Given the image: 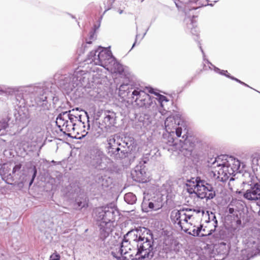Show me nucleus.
Wrapping results in <instances>:
<instances>
[{
	"mask_svg": "<svg viewBox=\"0 0 260 260\" xmlns=\"http://www.w3.org/2000/svg\"><path fill=\"white\" fill-rule=\"evenodd\" d=\"M55 85L50 82L43 84L39 83L36 85L26 86L8 87L0 86V94L5 93L13 94L19 92H28L34 96V101L31 99L28 101L24 96L17 95L16 96V104L20 108L36 106L39 117L43 119L47 117L46 112L50 108L49 100H53L55 98Z\"/></svg>",
	"mask_w": 260,
	"mask_h": 260,
	"instance_id": "f257e3e1",
	"label": "nucleus"
},
{
	"mask_svg": "<svg viewBox=\"0 0 260 260\" xmlns=\"http://www.w3.org/2000/svg\"><path fill=\"white\" fill-rule=\"evenodd\" d=\"M153 241L150 231L147 228L139 227L132 229L124 235L118 252L122 256L132 251L137 260L151 258L154 255Z\"/></svg>",
	"mask_w": 260,
	"mask_h": 260,
	"instance_id": "f03ea898",
	"label": "nucleus"
},
{
	"mask_svg": "<svg viewBox=\"0 0 260 260\" xmlns=\"http://www.w3.org/2000/svg\"><path fill=\"white\" fill-rule=\"evenodd\" d=\"M132 141L122 138L119 134H114L107 137L105 143L107 153L115 159H122L126 157L133 150Z\"/></svg>",
	"mask_w": 260,
	"mask_h": 260,
	"instance_id": "7ed1b4c3",
	"label": "nucleus"
},
{
	"mask_svg": "<svg viewBox=\"0 0 260 260\" xmlns=\"http://www.w3.org/2000/svg\"><path fill=\"white\" fill-rule=\"evenodd\" d=\"M94 213L96 220L100 221L99 224L100 238L104 240L112 232L113 223L116 217L119 215V211L115 207L107 206L96 208Z\"/></svg>",
	"mask_w": 260,
	"mask_h": 260,
	"instance_id": "20e7f679",
	"label": "nucleus"
},
{
	"mask_svg": "<svg viewBox=\"0 0 260 260\" xmlns=\"http://www.w3.org/2000/svg\"><path fill=\"white\" fill-rule=\"evenodd\" d=\"M212 165L214 168L212 171L213 176L223 182L239 171L240 162L238 159L231 156L224 160H220L218 157L216 158Z\"/></svg>",
	"mask_w": 260,
	"mask_h": 260,
	"instance_id": "39448f33",
	"label": "nucleus"
},
{
	"mask_svg": "<svg viewBox=\"0 0 260 260\" xmlns=\"http://www.w3.org/2000/svg\"><path fill=\"white\" fill-rule=\"evenodd\" d=\"M241 192L249 201L260 200V182L252 172L245 171L242 175Z\"/></svg>",
	"mask_w": 260,
	"mask_h": 260,
	"instance_id": "423d86ee",
	"label": "nucleus"
},
{
	"mask_svg": "<svg viewBox=\"0 0 260 260\" xmlns=\"http://www.w3.org/2000/svg\"><path fill=\"white\" fill-rule=\"evenodd\" d=\"M86 75L81 70L75 71L73 74L61 75L58 77V86L69 93L76 87L84 86Z\"/></svg>",
	"mask_w": 260,
	"mask_h": 260,
	"instance_id": "0eeeda50",
	"label": "nucleus"
},
{
	"mask_svg": "<svg viewBox=\"0 0 260 260\" xmlns=\"http://www.w3.org/2000/svg\"><path fill=\"white\" fill-rule=\"evenodd\" d=\"M129 100L138 108H142L149 110L156 111L157 109L156 100L139 88L134 89L131 93Z\"/></svg>",
	"mask_w": 260,
	"mask_h": 260,
	"instance_id": "6e6552de",
	"label": "nucleus"
},
{
	"mask_svg": "<svg viewBox=\"0 0 260 260\" xmlns=\"http://www.w3.org/2000/svg\"><path fill=\"white\" fill-rule=\"evenodd\" d=\"M114 57L111 51L107 48L99 46L98 48L90 52L87 56V61L90 63L99 65L109 69L114 62Z\"/></svg>",
	"mask_w": 260,
	"mask_h": 260,
	"instance_id": "1a4fd4ad",
	"label": "nucleus"
},
{
	"mask_svg": "<svg viewBox=\"0 0 260 260\" xmlns=\"http://www.w3.org/2000/svg\"><path fill=\"white\" fill-rule=\"evenodd\" d=\"M107 159L108 157L104 152L99 147L90 149L85 158L87 165L95 169L105 168L106 165L105 164L104 160Z\"/></svg>",
	"mask_w": 260,
	"mask_h": 260,
	"instance_id": "9d476101",
	"label": "nucleus"
},
{
	"mask_svg": "<svg viewBox=\"0 0 260 260\" xmlns=\"http://www.w3.org/2000/svg\"><path fill=\"white\" fill-rule=\"evenodd\" d=\"M196 196L201 199L207 200L213 199L216 195L212 185L204 179L198 183V187L196 191Z\"/></svg>",
	"mask_w": 260,
	"mask_h": 260,
	"instance_id": "9b49d317",
	"label": "nucleus"
},
{
	"mask_svg": "<svg viewBox=\"0 0 260 260\" xmlns=\"http://www.w3.org/2000/svg\"><path fill=\"white\" fill-rule=\"evenodd\" d=\"M191 209H183L182 210L173 211L171 213V218L174 224H177L181 228L187 233V229H184L183 224L187 223L188 220L190 219L192 215L187 214L185 211H191Z\"/></svg>",
	"mask_w": 260,
	"mask_h": 260,
	"instance_id": "f8f14e48",
	"label": "nucleus"
},
{
	"mask_svg": "<svg viewBox=\"0 0 260 260\" xmlns=\"http://www.w3.org/2000/svg\"><path fill=\"white\" fill-rule=\"evenodd\" d=\"M103 119L102 122H95V124L102 131H107L109 128L114 126L116 123V113L113 111H105L103 113Z\"/></svg>",
	"mask_w": 260,
	"mask_h": 260,
	"instance_id": "ddd939ff",
	"label": "nucleus"
},
{
	"mask_svg": "<svg viewBox=\"0 0 260 260\" xmlns=\"http://www.w3.org/2000/svg\"><path fill=\"white\" fill-rule=\"evenodd\" d=\"M180 119L178 117H169L165 121L166 131L169 134L175 133L177 137H180L182 133V128L179 126Z\"/></svg>",
	"mask_w": 260,
	"mask_h": 260,
	"instance_id": "4468645a",
	"label": "nucleus"
},
{
	"mask_svg": "<svg viewBox=\"0 0 260 260\" xmlns=\"http://www.w3.org/2000/svg\"><path fill=\"white\" fill-rule=\"evenodd\" d=\"M133 179L138 182L145 183L148 181L146 167L141 162L137 165L131 172Z\"/></svg>",
	"mask_w": 260,
	"mask_h": 260,
	"instance_id": "2eb2a0df",
	"label": "nucleus"
},
{
	"mask_svg": "<svg viewBox=\"0 0 260 260\" xmlns=\"http://www.w3.org/2000/svg\"><path fill=\"white\" fill-rule=\"evenodd\" d=\"M125 79L124 82L119 86V90L121 94L126 93V95H126L128 99H129V98H131V93H132L133 90L137 89L138 87H136V84H134L132 76H131L129 80L128 79Z\"/></svg>",
	"mask_w": 260,
	"mask_h": 260,
	"instance_id": "dca6fc26",
	"label": "nucleus"
},
{
	"mask_svg": "<svg viewBox=\"0 0 260 260\" xmlns=\"http://www.w3.org/2000/svg\"><path fill=\"white\" fill-rule=\"evenodd\" d=\"M70 113V112H63L58 115L56 119V124L58 127L62 126L67 119L70 120V123L77 125V117L75 115H71Z\"/></svg>",
	"mask_w": 260,
	"mask_h": 260,
	"instance_id": "f3484780",
	"label": "nucleus"
},
{
	"mask_svg": "<svg viewBox=\"0 0 260 260\" xmlns=\"http://www.w3.org/2000/svg\"><path fill=\"white\" fill-rule=\"evenodd\" d=\"M198 0H178L174 1L176 7L179 9H183L185 15L187 16L189 12L192 10H197L199 7L191 6L192 4H196Z\"/></svg>",
	"mask_w": 260,
	"mask_h": 260,
	"instance_id": "a211bd4d",
	"label": "nucleus"
},
{
	"mask_svg": "<svg viewBox=\"0 0 260 260\" xmlns=\"http://www.w3.org/2000/svg\"><path fill=\"white\" fill-rule=\"evenodd\" d=\"M114 69L115 72H117L121 76H124L125 79H129L132 76L130 73L127 70L126 68L124 67L120 63L117 62L115 58L114 59V62L111 63V66L109 69Z\"/></svg>",
	"mask_w": 260,
	"mask_h": 260,
	"instance_id": "6ab92c4d",
	"label": "nucleus"
},
{
	"mask_svg": "<svg viewBox=\"0 0 260 260\" xmlns=\"http://www.w3.org/2000/svg\"><path fill=\"white\" fill-rule=\"evenodd\" d=\"M11 168L7 164H3L0 168V175L3 180L8 184H11L14 180L12 174L10 173Z\"/></svg>",
	"mask_w": 260,
	"mask_h": 260,
	"instance_id": "aec40b11",
	"label": "nucleus"
},
{
	"mask_svg": "<svg viewBox=\"0 0 260 260\" xmlns=\"http://www.w3.org/2000/svg\"><path fill=\"white\" fill-rule=\"evenodd\" d=\"M202 180V179L199 177L187 179L186 183V186L188 187L187 191L190 194H196V189H197L198 187V183H200Z\"/></svg>",
	"mask_w": 260,
	"mask_h": 260,
	"instance_id": "412c9836",
	"label": "nucleus"
},
{
	"mask_svg": "<svg viewBox=\"0 0 260 260\" xmlns=\"http://www.w3.org/2000/svg\"><path fill=\"white\" fill-rule=\"evenodd\" d=\"M76 210H81L88 206V200L84 194H80L75 199L74 204Z\"/></svg>",
	"mask_w": 260,
	"mask_h": 260,
	"instance_id": "4be33fe9",
	"label": "nucleus"
},
{
	"mask_svg": "<svg viewBox=\"0 0 260 260\" xmlns=\"http://www.w3.org/2000/svg\"><path fill=\"white\" fill-rule=\"evenodd\" d=\"M216 251L224 257L229 251V247L227 244L224 242H221L215 245Z\"/></svg>",
	"mask_w": 260,
	"mask_h": 260,
	"instance_id": "5701e85b",
	"label": "nucleus"
},
{
	"mask_svg": "<svg viewBox=\"0 0 260 260\" xmlns=\"http://www.w3.org/2000/svg\"><path fill=\"white\" fill-rule=\"evenodd\" d=\"M83 114H80V116L77 117V125L79 126H82L83 127H85V121H87V129L90 128V125L89 123L88 116L86 112L82 111Z\"/></svg>",
	"mask_w": 260,
	"mask_h": 260,
	"instance_id": "b1692460",
	"label": "nucleus"
},
{
	"mask_svg": "<svg viewBox=\"0 0 260 260\" xmlns=\"http://www.w3.org/2000/svg\"><path fill=\"white\" fill-rule=\"evenodd\" d=\"M21 167L22 165L20 163L17 164L13 168L12 170V175L13 176V178L15 177L16 179H19L20 182L23 183L26 181L23 178H21L20 176V174H21Z\"/></svg>",
	"mask_w": 260,
	"mask_h": 260,
	"instance_id": "393cba45",
	"label": "nucleus"
},
{
	"mask_svg": "<svg viewBox=\"0 0 260 260\" xmlns=\"http://www.w3.org/2000/svg\"><path fill=\"white\" fill-rule=\"evenodd\" d=\"M229 212L231 214L233 215V220H235L236 222V224L237 225H241V216L242 214L240 212V211L235 210L233 208H229Z\"/></svg>",
	"mask_w": 260,
	"mask_h": 260,
	"instance_id": "a878e982",
	"label": "nucleus"
},
{
	"mask_svg": "<svg viewBox=\"0 0 260 260\" xmlns=\"http://www.w3.org/2000/svg\"><path fill=\"white\" fill-rule=\"evenodd\" d=\"M190 15L188 16L189 23L187 24V27L188 29L190 30V32L192 35H194L197 38H198L199 32L198 28L195 25L196 22L193 19V18L194 17V16L192 15V18H190Z\"/></svg>",
	"mask_w": 260,
	"mask_h": 260,
	"instance_id": "bb28decb",
	"label": "nucleus"
},
{
	"mask_svg": "<svg viewBox=\"0 0 260 260\" xmlns=\"http://www.w3.org/2000/svg\"><path fill=\"white\" fill-rule=\"evenodd\" d=\"M18 122L21 127L26 126L29 122V116L28 114L23 113V115L19 114Z\"/></svg>",
	"mask_w": 260,
	"mask_h": 260,
	"instance_id": "cd10ccee",
	"label": "nucleus"
},
{
	"mask_svg": "<svg viewBox=\"0 0 260 260\" xmlns=\"http://www.w3.org/2000/svg\"><path fill=\"white\" fill-rule=\"evenodd\" d=\"M75 125H76L74 124V123H70V120H69V119H67V120L64 121V125L62 126L59 128L61 132H63L64 133L66 131H67L69 132H70L71 130H74V126Z\"/></svg>",
	"mask_w": 260,
	"mask_h": 260,
	"instance_id": "c85d7f7f",
	"label": "nucleus"
},
{
	"mask_svg": "<svg viewBox=\"0 0 260 260\" xmlns=\"http://www.w3.org/2000/svg\"><path fill=\"white\" fill-rule=\"evenodd\" d=\"M124 201L128 204L133 205L137 201L136 196L132 192H128L124 195Z\"/></svg>",
	"mask_w": 260,
	"mask_h": 260,
	"instance_id": "c756f323",
	"label": "nucleus"
},
{
	"mask_svg": "<svg viewBox=\"0 0 260 260\" xmlns=\"http://www.w3.org/2000/svg\"><path fill=\"white\" fill-rule=\"evenodd\" d=\"M143 210L145 212H148L149 210H157V208H155L153 203L149 201H143L142 204Z\"/></svg>",
	"mask_w": 260,
	"mask_h": 260,
	"instance_id": "7c9ffc66",
	"label": "nucleus"
},
{
	"mask_svg": "<svg viewBox=\"0 0 260 260\" xmlns=\"http://www.w3.org/2000/svg\"><path fill=\"white\" fill-rule=\"evenodd\" d=\"M8 126V122L4 119L0 120V136L4 135L6 129Z\"/></svg>",
	"mask_w": 260,
	"mask_h": 260,
	"instance_id": "2f4dec72",
	"label": "nucleus"
},
{
	"mask_svg": "<svg viewBox=\"0 0 260 260\" xmlns=\"http://www.w3.org/2000/svg\"><path fill=\"white\" fill-rule=\"evenodd\" d=\"M96 181L103 187H107L109 185L105 177L102 176H99Z\"/></svg>",
	"mask_w": 260,
	"mask_h": 260,
	"instance_id": "473e14b6",
	"label": "nucleus"
},
{
	"mask_svg": "<svg viewBox=\"0 0 260 260\" xmlns=\"http://www.w3.org/2000/svg\"><path fill=\"white\" fill-rule=\"evenodd\" d=\"M252 164L253 166L260 167V154H255L252 156Z\"/></svg>",
	"mask_w": 260,
	"mask_h": 260,
	"instance_id": "72a5a7b5",
	"label": "nucleus"
},
{
	"mask_svg": "<svg viewBox=\"0 0 260 260\" xmlns=\"http://www.w3.org/2000/svg\"><path fill=\"white\" fill-rule=\"evenodd\" d=\"M164 142L167 143L169 146H173L176 144V143H175V140L172 136L171 134H170V135L168 136L167 139H166L165 138H164Z\"/></svg>",
	"mask_w": 260,
	"mask_h": 260,
	"instance_id": "f704fd0d",
	"label": "nucleus"
},
{
	"mask_svg": "<svg viewBox=\"0 0 260 260\" xmlns=\"http://www.w3.org/2000/svg\"><path fill=\"white\" fill-rule=\"evenodd\" d=\"M158 99L154 98V99L156 100V103L157 104V102H158V103L159 104L161 107H163L162 103L164 102H168V100L166 96L163 95L158 94Z\"/></svg>",
	"mask_w": 260,
	"mask_h": 260,
	"instance_id": "c9c22d12",
	"label": "nucleus"
},
{
	"mask_svg": "<svg viewBox=\"0 0 260 260\" xmlns=\"http://www.w3.org/2000/svg\"><path fill=\"white\" fill-rule=\"evenodd\" d=\"M202 229V225H200V226L197 228V229H193L191 232H188V234L191 235L193 236H198L201 232Z\"/></svg>",
	"mask_w": 260,
	"mask_h": 260,
	"instance_id": "e433bc0d",
	"label": "nucleus"
},
{
	"mask_svg": "<svg viewBox=\"0 0 260 260\" xmlns=\"http://www.w3.org/2000/svg\"><path fill=\"white\" fill-rule=\"evenodd\" d=\"M32 172H33V174H32V178L29 182V185L30 186L34 181V179L36 176V175H37V168L35 166H34L33 168H32Z\"/></svg>",
	"mask_w": 260,
	"mask_h": 260,
	"instance_id": "4c0bfd02",
	"label": "nucleus"
},
{
	"mask_svg": "<svg viewBox=\"0 0 260 260\" xmlns=\"http://www.w3.org/2000/svg\"><path fill=\"white\" fill-rule=\"evenodd\" d=\"M68 112H70L71 115H75L76 117H78L80 116V114H81L82 111H78V108H76V109H72V110H69Z\"/></svg>",
	"mask_w": 260,
	"mask_h": 260,
	"instance_id": "58836bf2",
	"label": "nucleus"
},
{
	"mask_svg": "<svg viewBox=\"0 0 260 260\" xmlns=\"http://www.w3.org/2000/svg\"><path fill=\"white\" fill-rule=\"evenodd\" d=\"M60 255L56 252L53 253L50 256V260H60Z\"/></svg>",
	"mask_w": 260,
	"mask_h": 260,
	"instance_id": "ea45409f",
	"label": "nucleus"
},
{
	"mask_svg": "<svg viewBox=\"0 0 260 260\" xmlns=\"http://www.w3.org/2000/svg\"><path fill=\"white\" fill-rule=\"evenodd\" d=\"M229 77H230V78L232 80H235L236 81H237V82L240 83L241 84H242L245 86H247V87H250V86L249 85H248L247 84L245 83L244 82L240 81V80H239L238 79L233 77V76H232L231 75H228Z\"/></svg>",
	"mask_w": 260,
	"mask_h": 260,
	"instance_id": "a19ab883",
	"label": "nucleus"
},
{
	"mask_svg": "<svg viewBox=\"0 0 260 260\" xmlns=\"http://www.w3.org/2000/svg\"><path fill=\"white\" fill-rule=\"evenodd\" d=\"M209 219H211L212 221H214V226L215 227H216L217 226V220L216 219L215 214L212 213L211 214L209 215Z\"/></svg>",
	"mask_w": 260,
	"mask_h": 260,
	"instance_id": "79ce46f5",
	"label": "nucleus"
},
{
	"mask_svg": "<svg viewBox=\"0 0 260 260\" xmlns=\"http://www.w3.org/2000/svg\"><path fill=\"white\" fill-rule=\"evenodd\" d=\"M96 35H95V31L94 30H91L89 32V39L90 40H94L95 39Z\"/></svg>",
	"mask_w": 260,
	"mask_h": 260,
	"instance_id": "37998d69",
	"label": "nucleus"
},
{
	"mask_svg": "<svg viewBox=\"0 0 260 260\" xmlns=\"http://www.w3.org/2000/svg\"><path fill=\"white\" fill-rule=\"evenodd\" d=\"M148 160V157L143 156V158H142V160L140 162H141L142 165L144 166V164H146Z\"/></svg>",
	"mask_w": 260,
	"mask_h": 260,
	"instance_id": "c03bdc74",
	"label": "nucleus"
},
{
	"mask_svg": "<svg viewBox=\"0 0 260 260\" xmlns=\"http://www.w3.org/2000/svg\"><path fill=\"white\" fill-rule=\"evenodd\" d=\"M207 62L208 63L210 64H211V66L214 68V71H215V72H216V73H219V74H220V71H221V70H220L219 68H218L216 67L215 66H214V65H213V64H212L211 62H210L208 60H207Z\"/></svg>",
	"mask_w": 260,
	"mask_h": 260,
	"instance_id": "a18cd8bd",
	"label": "nucleus"
},
{
	"mask_svg": "<svg viewBox=\"0 0 260 260\" xmlns=\"http://www.w3.org/2000/svg\"><path fill=\"white\" fill-rule=\"evenodd\" d=\"M100 27V24L97 25V24H94L93 28L91 29L92 30H94V31H96V30L99 28Z\"/></svg>",
	"mask_w": 260,
	"mask_h": 260,
	"instance_id": "49530a36",
	"label": "nucleus"
},
{
	"mask_svg": "<svg viewBox=\"0 0 260 260\" xmlns=\"http://www.w3.org/2000/svg\"><path fill=\"white\" fill-rule=\"evenodd\" d=\"M199 47L200 48V50H201V52H202V54L203 55V57H204L205 56V53H204V51H203V49H202V47L201 46V44L200 43V42H199Z\"/></svg>",
	"mask_w": 260,
	"mask_h": 260,
	"instance_id": "de8ad7c7",
	"label": "nucleus"
},
{
	"mask_svg": "<svg viewBox=\"0 0 260 260\" xmlns=\"http://www.w3.org/2000/svg\"><path fill=\"white\" fill-rule=\"evenodd\" d=\"M187 137L185 134L183 135L182 136V139H183V140H180V141L185 142L187 140Z\"/></svg>",
	"mask_w": 260,
	"mask_h": 260,
	"instance_id": "09e8293b",
	"label": "nucleus"
},
{
	"mask_svg": "<svg viewBox=\"0 0 260 260\" xmlns=\"http://www.w3.org/2000/svg\"><path fill=\"white\" fill-rule=\"evenodd\" d=\"M138 35L137 34L136 36V39H135V43H134V44L133 45V46H132V48H133L134 47V46H135L136 45V43L137 42V39H138Z\"/></svg>",
	"mask_w": 260,
	"mask_h": 260,
	"instance_id": "8fccbe9b",
	"label": "nucleus"
},
{
	"mask_svg": "<svg viewBox=\"0 0 260 260\" xmlns=\"http://www.w3.org/2000/svg\"><path fill=\"white\" fill-rule=\"evenodd\" d=\"M225 73H228V71L225 70H221L220 72V74L224 75L225 74Z\"/></svg>",
	"mask_w": 260,
	"mask_h": 260,
	"instance_id": "3c124183",
	"label": "nucleus"
},
{
	"mask_svg": "<svg viewBox=\"0 0 260 260\" xmlns=\"http://www.w3.org/2000/svg\"><path fill=\"white\" fill-rule=\"evenodd\" d=\"M228 75H230L228 72V73H225V74L224 75V76L227 77L228 78H230V77L228 76Z\"/></svg>",
	"mask_w": 260,
	"mask_h": 260,
	"instance_id": "603ef678",
	"label": "nucleus"
},
{
	"mask_svg": "<svg viewBox=\"0 0 260 260\" xmlns=\"http://www.w3.org/2000/svg\"><path fill=\"white\" fill-rule=\"evenodd\" d=\"M112 255H113L114 257H116V258H118V257H119V256H118H118H115V253H114V252H112Z\"/></svg>",
	"mask_w": 260,
	"mask_h": 260,
	"instance_id": "864d4df0",
	"label": "nucleus"
},
{
	"mask_svg": "<svg viewBox=\"0 0 260 260\" xmlns=\"http://www.w3.org/2000/svg\"><path fill=\"white\" fill-rule=\"evenodd\" d=\"M86 43L87 44H91V41H88L87 40H86Z\"/></svg>",
	"mask_w": 260,
	"mask_h": 260,
	"instance_id": "5fc2aeb1",
	"label": "nucleus"
},
{
	"mask_svg": "<svg viewBox=\"0 0 260 260\" xmlns=\"http://www.w3.org/2000/svg\"><path fill=\"white\" fill-rule=\"evenodd\" d=\"M118 12H119V14H122L123 12V10H120L118 11Z\"/></svg>",
	"mask_w": 260,
	"mask_h": 260,
	"instance_id": "6e6d98bb",
	"label": "nucleus"
},
{
	"mask_svg": "<svg viewBox=\"0 0 260 260\" xmlns=\"http://www.w3.org/2000/svg\"><path fill=\"white\" fill-rule=\"evenodd\" d=\"M146 34V31L144 34L142 38L145 36Z\"/></svg>",
	"mask_w": 260,
	"mask_h": 260,
	"instance_id": "4d7b16f0",
	"label": "nucleus"
},
{
	"mask_svg": "<svg viewBox=\"0 0 260 260\" xmlns=\"http://www.w3.org/2000/svg\"><path fill=\"white\" fill-rule=\"evenodd\" d=\"M208 5H209V6H213L212 4H208Z\"/></svg>",
	"mask_w": 260,
	"mask_h": 260,
	"instance_id": "13d9d810",
	"label": "nucleus"
},
{
	"mask_svg": "<svg viewBox=\"0 0 260 260\" xmlns=\"http://www.w3.org/2000/svg\"><path fill=\"white\" fill-rule=\"evenodd\" d=\"M187 18H185V21H187Z\"/></svg>",
	"mask_w": 260,
	"mask_h": 260,
	"instance_id": "bf43d9fd",
	"label": "nucleus"
},
{
	"mask_svg": "<svg viewBox=\"0 0 260 260\" xmlns=\"http://www.w3.org/2000/svg\"><path fill=\"white\" fill-rule=\"evenodd\" d=\"M246 260H248V258H247Z\"/></svg>",
	"mask_w": 260,
	"mask_h": 260,
	"instance_id": "052dcab7",
	"label": "nucleus"
},
{
	"mask_svg": "<svg viewBox=\"0 0 260 260\" xmlns=\"http://www.w3.org/2000/svg\"><path fill=\"white\" fill-rule=\"evenodd\" d=\"M259 215H260V211H259Z\"/></svg>",
	"mask_w": 260,
	"mask_h": 260,
	"instance_id": "680f3d73",
	"label": "nucleus"
}]
</instances>
